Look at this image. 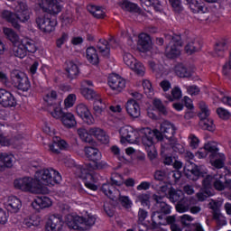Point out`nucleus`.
Listing matches in <instances>:
<instances>
[{"label": "nucleus", "instance_id": "nucleus-10", "mask_svg": "<svg viewBox=\"0 0 231 231\" xmlns=\"http://www.w3.org/2000/svg\"><path fill=\"white\" fill-rule=\"evenodd\" d=\"M37 28L42 32V33H51L55 32L57 27V20L51 19L47 15H41L36 18Z\"/></svg>", "mask_w": 231, "mask_h": 231}, {"label": "nucleus", "instance_id": "nucleus-36", "mask_svg": "<svg viewBox=\"0 0 231 231\" xmlns=\"http://www.w3.org/2000/svg\"><path fill=\"white\" fill-rule=\"evenodd\" d=\"M174 71L177 77H180V79H189L192 77V71L190 69H187L183 64H178L174 67Z\"/></svg>", "mask_w": 231, "mask_h": 231}, {"label": "nucleus", "instance_id": "nucleus-20", "mask_svg": "<svg viewBox=\"0 0 231 231\" xmlns=\"http://www.w3.org/2000/svg\"><path fill=\"white\" fill-rule=\"evenodd\" d=\"M125 109L127 115L132 118H139L142 111L140 108V104L134 99H129L125 104Z\"/></svg>", "mask_w": 231, "mask_h": 231}, {"label": "nucleus", "instance_id": "nucleus-11", "mask_svg": "<svg viewBox=\"0 0 231 231\" xmlns=\"http://www.w3.org/2000/svg\"><path fill=\"white\" fill-rule=\"evenodd\" d=\"M75 109L76 114L81 118L84 124H87V125H93L95 124V116H93L91 110H89V107L86 104L79 103L76 106Z\"/></svg>", "mask_w": 231, "mask_h": 231}, {"label": "nucleus", "instance_id": "nucleus-62", "mask_svg": "<svg viewBox=\"0 0 231 231\" xmlns=\"http://www.w3.org/2000/svg\"><path fill=\"white\" fill-rule=\"evenodd\" d=\"M69 35L68 32H62L61 35L56 40L57 48H62L63 44H66V42L69 41Z\"/></svg>", "mask_w": 231, "mask_h": 231}, {"label": "nucleus", "instance_id": "nucleus-51", "mask_svg": "<svg viewBox=\"0 0 231 231\" xmlns=\"http://www.w3.org/2000/svg\"><path fill=\"white\" fill-rule=\"evenodd\" d=\"M111 184L114 187H122L124 185V177L118 173H112Z\"/></svg>", "mask_w": 231, "mask_h": 231}, {"label": "nucleus", "instance_id": "nucleus-15", "mask_svg": "<svg viewBox=\"0 0 231 231\" xmlns=\"http://www.w3.org/2000/svg\"><path fill=\"white\" fill-rule=\"evenodd\" d=\"M14 12L20 23H28L30 21V7L26 2H19L18 5L14 7Z\"/></svg>", "mask_w": 231, "mask_h": 231}, {"label": "nucleus", "instance_id": "nucleus-56", "mask_svg": "<svg viewBox=\"0 0 231 231\" xmlns=\"http://www.w3.org/2000/svg\"><path fill=\"white\" fill-rule=\"evenodd\" d=\"M16 86L18 89H20L21 91H28L30 88H32V85L30 84V79H28V77H25L20 82L16 83Z\"/></svg>", "mask_w": 231, "mask_h": 231}, {"label": "nucleus", "instance_id": "nucleus-41", "mask_svg": "<svg viewBox=\"0 0 231 231\" xmlns=\"http://www.w3.org/2000/svg\"><path fill=\"white\" fill-rule=\"evenodd\" d=\"M88 11L93 14L96 19H104L106 16V11H104V8L98 6V5H88L87 7Z\"/></svg>", "mask_w": 231, "mask_h": 231}, {"label": "nucleus", "instance_id": "nucleus-12", "mask_svg": "<svg viewBox=\"0 0 231 231\" xmlns=\"http://www.w3.org/2000/svg\"><path fill=\"white\" fill-rule=\"evenodd\" d=\"M161 131V132H160ZM159 133H161L163 142L162 143H165V142H171V140H174V134H176V131H178V128L174 124L164 121L161 124Z\"/></svg>", "mask_w": 231, "mask_h": 231}, {"label": "nucleus", "instance_id": "nucleus-37", "mask_svg": "<svg viewBox=\"0 0 231 231\" xmlns=\"http://www.w3.org/2000/svg\"><path fill=\"white\" fill-rule=\"evenodd\" d=\"M80 93L84 98L87 100H94V102L95 100H100V97H102L100 94L95 92V90L85 87L80 88Z\"/></svg>", "mask_w": 231, "mask_h": 231}, {"label": "nucleus", "instance_id": "nucleus-53", "mask_svg": "<svg viewBox=\"0 0 231 231\" xmlns=\"http://www.w3.org/2000/svg\"><path fill=\"white\" fill-rule=\"evenodd\" d=\"M173 12L175 14H181L183 12V4H181V0H168Z\"/></svg>", "mask_w": 231, "mask_h": 231}, {"label": "nucleus", "instance_id": "nucleus-42", "mask_svg": "<svg viewBox=\"0 0 231 231\" xmlns=\"http://www.w3.org/2000/svg\"><path fill=\"white\" fill-rule=\"evenodd\" d=\"M163 145H166L168 147V151L171 152V151H174V152H183L185 151L183 149V145L178 143V142L175 139H171V141L164 142Z\"/></svg>", "mask_w": 231, "mask_h": 231}, {"label": "nucleus", "instance_id": "nucleus-1", "mask_svg": "<svg viewBox=\"0 0 231 231\" xmlns=\"http://www.w3.org/2000/svg\"><path fill=\"white\" fill-rule=\"evenodd\" d=\"M120 143L124 145L125 143H138L140 136H142L143 144L146 149L148 158L150 160H156L158 152L154 147V136L159 141L163 140V136L159 130H152L149 127L142 128L139 131L133 128V126H123L119 130Z\"/></svg>", "mask_w": 231, "mask_h": 231}, {"label": "nucleus", "instance_id": "nucleus-16", "mask_svg": "<svg viewBox=\"0 0 231 231\" xmlns=\"http://www.w3.org/2000/svg\"><path fill=\"white\" fill-rule=\"evenodd\" d=\"M64 226V220L59 215H51L46 222V231H61Z\"/></svg>", "mask_w": 231, "mask_h": 231}, {"label": "nucleus", "instance_id": "nucleus-39", "mask_svg": "<svg viewBox=\"0 0 231 231\" xmlns=\"http://www.w3.org/2000/svg\"><path fill=\"white\" fill-rule=\"evenodd\" d=\"M48 111L50 115H51V117L55 118L56 120L62 118L64 115V111H62V106H60V104H54L49 106Z\"/></svg>", "mask_w": 231, "mask_h": 231}, {"label": "nucleus", "instance_id": "nucleus-17", "mask_svg": "<svg viewBox=\"0 0 231 231\" xmlns=\"http://www.w3.org/2000/svg\"><path fill=\"white\" fill-rule=\"evenodd\" d=\"M109 45L112 46V48H116L118 46V42H116V40H115V38H111L109 40V42L102 39L99 40V42H97V50L103 57H109L111 53V49L109 48Z\"/></svg>", "mask_w": 231, "mask_h": 231}, {"label": "nucleus", "instance_id": "nucleus-35", "mask_svg": "<svg viewBox=\"0 0 231 231\" xmlns=\"http://www.w3.org/2000/svg\"><path fill=\"white\" fill-rule=\"evenodd\" d=\"M23 225L27 228H32V226H39L41 225V217L32 214L25 217L23 220Z\"/></svg>", "mask_w": 231, "mask_h": 231}, {"label": "nucleus", "instance_id": "nucleus-40", "mask_svg": "<svg viewBox=\"0 0 231 231\" xmlns=\"http://www.w3.org/2000/svg\"><path fill=\"white\" fill-rule=\"evenodd\" d=\"M119 6L122 8V10H125V12H134V14H140V8L138 7V5L133 2L124 0L119 3Z\"/></svg>", "mask_w": 231, "mask_h": 231}, {"label": "nucleus", "instance_id": "nucleus-30", "mask_svg": "<svg viewBox=\"0 0 231 231\" xmlns=\"http://www.w3.org/2000/svg\"><path fill=\"white\" fill-rule=\"evenodd\" d=\"M61 124L67 129H71L77 125V119H75V115L71 112L64 113L63 116L60 117Z\"/></svg>", "mask_w": 231, "mask_h": 231}, {"label": "nucleus", "instance_id": "nucleus-2", "mask_svg": "<svg viewBox=\"0 0 231 231\" xmlns=\"http://www.w3.org/2000/svg\"><path fill=\"white\" fill-rule=\"evenodd\" d=\"M225 174L219 175H207V168L205 166H198L195 163L188 162L184 167V172L192 181H197L199 178H204L202 180V185H204V189H209L212 190V187L216 189V190H225L226 189H231V180H226L224 183L221 179L223 176H226L228 174V170L224 168Z\"/></svg>", "mask_w": 231, "mask_h": 231}, {"label": "nucleus", "instance_id": "nucleus-24", "mask_svg": "<svg viewBox=\"0 0 231 231\" xmlns=\"http://www.w3.org/2000/svg\"><path fill=\"white\" fill-rule=\"evenodd\" d=\"M1 17L2 19H5V21H7V23H11L14 28H16L17 30L21 28V25L19 24V18H17V14H15L14 12L4 10L1 13Z\"/></svg>", "mask_w": 231, "mask_h": 231}, {"label": "nucleus", "instance_id": "nucleus-26", "mask_svg": "<svg viewBox=\"0 0 231 231\" xmlns=\"http://www.w3.org/2000/svg\"><path fill=\"white\" fill-rule=\"evenodd\" d=\"M66 75L68 79L73 80L79 77L80 73V69H79V65L73 61L67 62V66L65 68Z\"/></svg>", "mask_w": 231, "mask_h": 231}, {"label": "nucleus", "instance_id": "nucleus-58", "mask_svg": "<svg viewBox=\"0 0 231 231\" xmlns=\"http://www.w3.org/2000/svg\"><path fill=\"white\" fill-rule=\"evenodd\" d=\"M143 88L144 89V93H146L148 97H152L154 95V89H152V84L150 80L144 79L143 81Z\"/></svg>", "mask_w": 231, "mask_h": 231}, {"label": "nucleus", "instance_id": "nucleus-54", "mask_svg": "<svg viewBox=\"0 0 231 231\" xmlns=\"http://www.w3.org/2000/svg\"><path fill=\"white\" fill-rule=\"evenodd\" d=\"M77 102V95L75 94H69L64 100V106L65 109H70V107H73L75 106V103Z\"/></svg>", "mask_w": 231, "mask_h": 231}, {"label": "nucleus", "instance_id": "nucleus-59", "mask_svg": "<svg viewBox=\"0 0 231 231\" xmlns=\"http://www.w3.org/2000/svg\"><path fill=\"white\" fill-rule=\"evenodd\" d=\"M222 73H223V75H225V77H226L227 79H230V77H231V51L229 52L228 61L226 62V64L223 66Z\"/></svg>", "mask_w": 231, "mask_h": 231}, {"label": "nucleus", "instance_id": "nucleus-38", "mask_svg": "<svg viewBox=\"0 0 231 231\" xmlns=\"http://www.w3.org/2000/svg\"><path fill=\"white\" fill-rule=\"evenodd\" d=\"M162 154L164 165H172L176 162V156L169 154V146L162 143Z\"/></svg>", "mask_w": 231, "mask_h": 231}, {"label": "nucleus", "instance_id": "nucleus-22", "mask_svg": "<svg viewBox=\"0 0 231 231\" xmlns=\"http://www.w3.org/2000/svg\"><path fill=\"white\" fill-rule=\"evenodd\" d=\"M151 36H149V34L144 32L139 34L137 41V46L139 51L143 52L149 51V50H151Z\"/></svg>", "mask_w": 231, "mask_h": 231}, {"label": "nucleus", "instance_id": "nucleus-14", "mask_svg": "<svg viewBox=\"0 0 231 231\" xmlns=\"http://www.w3.org/2000/svg\"><path fill=\"white\" fill-rule=\"evenodd\" d=\"M0 106L6 108L15 107L17 106V99L12 92L0 88Z\"/></svg>", "mask_w": 231, "mask_h": 231}, {"label": "nucleus", "instance_id": "nucleus-18", "mask_svg": "<svg viewBox=\"0 0 231 231\" xmlns=\"http://www.w3.org/2000/svg\"><path fill=\"white\" fill-rule=\"evenodd\" d=\"M53 205V202L51 201V199L46 197V196H38L35 197L32 203V207L34 210H37V212H41V210H43V208H50Z\"/></svg>", "mask_w": 231, "mask_h": 231}, {"label": "nucleus", "instance_id": "nucleus-21", "mask_svg": "<svg viewBox=\"0 0 231 231\" xmlns=\"http://www.w3.org/2000/svg\"><path fill=\"white\" fill-rule=\"evenodd\" d=\"M5 205L6 208L10 210V212L17 214V212H19V210H21L23 207V202L21 201V199L15 196H10L7 198V200L5 201Z\"/></svg>", "mask_w": 231, "mask_h": 231}, {"label": "nucleus", "instance_id": "nucleus-44", "mask_svg": "<svg viewBox=\"0 0 231 231\" xmlns=\"http://www.w3.org/2000/svg\"><path fill=\"white\" fill-rule=\"evenodd\" d=\"M197 199L199 201H205L207 198H210V196H214V191L210 189V188H205V186L202 184V189L196 194Z\"/></svg>", "mask_w": 231, "mask_h": 231}, {"label": "nucleus", "instance_id": "nucleus-63", "mask_svg": "<svg viewBox=\"0 0 231 231\" xmlns=\"http://www.w3.org/2000/svg\"><path fill=\"white\" fill-rule=\"evenodd\" d=\"M153 176L157 181H163L167 178V171L165 170H157Z\"/></svg>", "mask_w": 231, "mask_h": 231}, {"label": "nucleus", "instance_id": "nucleus-57", "mask_svg": "<svg viewBox=\"0 0 231 231\" xmlns=\"http://www.w3.org/2000/svg\"><path fill=\"white\" fill-rule=\"evenodd\" d=\"M152 106L155 109L159 110L160 113H162V115L167 114V109L165 108V106H163L162 99L155 97L152 101Z\"/></svg>", "mask_w": 231, "mask_h": 231}, {"label": "nucleus", "instance_id": "nucleus-52", "mask_svg": "<svg viewBox=\"0 0 231 231\" xmlns=\"http://www.w3.org/2000/svg\"><path fill=\"white\" fill-rule=\"evenodd\" d=\"M130 69L134 71V73L140 77H143V75H145V67L138 60L134 63V67H132Z\"/></svg>", "mask_w": 231, "mask_h": 231}, {"label": "nucleus", "instance_id": "nucleus-43", "mask_svg": "<svg viewBox=\"0 0 231 231\" xmlns=\"http://www.w3.org/2000/svg\"><path fill=\"white\" fill-rule=\"evenodd\" d=\"M184 196L185 195L181 190H176L174 189L169 190V198L172 203H180V201H183V199H185Z\"/></svg>", "mask_w": 231, "mask_h": 231}, {"label": "nucleus", "instance_id": "nucleus-32", "mask_svg": "<svg viewBox=\"0 0 231 231\" xmlns=\"http://www.w3.org/2000/svg\"><path fill=\"white\" fill-rule=\"evenodd\" d=\"M91 133L94 134L93 136L97 142H100L101 143H109V135L106 134L104 129L100 127H94Z\"/></svg>", "mask_w": 231, "mask_h": 231}, {"label": "nucleus", "instance_id": "nucleus-48", "mask_svg": "<svg viewBox=\"0 0 231 231\" xmlns=\"http://www.w3.org/2000/svg\"><path fill=\"white\" fill-rule=\"evenodd\" d=\"M23 79H26V74L19 69H14L11 72V80L14 84H18Z\"/></svg>", "mask_w": 231, "mask_h": 231}, {"label": "nucleus", "instance_id": "nucleus-64", "mask_svg": "<svg viewBox=\"0 0 231 231\" xmlns=\"http://www.w3.org/2000/svg\"><path fill=\"white\" fill-rule=\"evenodd\" d=\"M10 215L3 208H0V225H6L8 223Z\"/></svg>", "mask_w": 231, "mask_h": 231}, {"label": "nucleus", "instance_id": "nucleus-55", "mask_svg": "<svg viewBox=\"0 0 231 231\" xmlns=\"http://www.w3.org/2000/svg\"><path fill=\"white\" fill-rule=\"evenodd\" d=\"M156 207L157 208H160L161 214H171V208L164 201L157 199Z\"/></svg>", "mask_w": 231, "mask_h": 231}, {"label": "nucleus", "instance_id": "nucleus-7", "mask_svg": "<svg viewBox=\"0 0 231 231\" xmlns=\"http://www.w3.org/2000/svg\"><path fill=\"white\" fill-rule=\"evenodd\" d=\"M34 179L36 180L37 185L41 187H42V185L45 187H54V185H59V183L62 181L60 173L52 168L36 171Z\"/></svg>", "mask_w": 231, "mask_h": 231}, {"label": "nucleus", "instance_id": "nucleus-45", "mask_svg": "<svg viewBox=\"0 0 231 231\" xmlns=\"http://www.w3.org/2000/svg\"><path fill=\"white\" fill-rule=\"evenodd\" d=\"M226 50H228V46H226V42H220L216 44L213 56L223 57L225 55V51H226Z\"/></svg>", "mask_w": 231, "mask_h": 231}, {"label": "nucleus", "instance_id": "nucleus-6", "mask_svg": "<svg viewBox=\"0 0 231 231\" xmlns=\"http://www.w3.org/2000/svg\"><path fill=\"white\" fill-rule=\"evenodd\" d=\"M14 187L22 192H29L30 194H46V188L37 184L35 177H20L14 180Z\"/></svg>", "mask_w": 231, "mask_h": 231}, {"label": "nucleus", "instance_id": "nucleus-60", "mask_svg": "<svg viewBox=\"0 0 231 231\" xmlns=\"http://www.w3.org/2000/svg\"><path fill=\"white\" fill-rule=\"evenodd\" d=\"M217 115H218L219 118H221L222 120H228L231 118L230 111L223 107H218L217 109Z\"/></svg>", "mask_w": 231, "mask_h": 231}, {"label": "nucleus", "instance_id": "nucleus-61", "mask_svg": "<svg viewBox=\"0 0 231 231\" xmlns=\"http://www.w3.org/2000/svg\"><path fill=\"white\" fill-rule=\"evenodd\" d=\"M204 149L208 152V153L211 152V154L219 153V148L216 143H208L204 144Z\"/></svg>", "mask_w": 231, "mask_h": 231}, {"label": "nucleus", "instance_id": "nucleus-8", "mask_svg": "<svg viewBox=\"0 0 231 231\" xmlns=\"http://www.w3.org/2000/svg\"><path fill=\"white\" fill-rule=\"evenodd\" d=\"M199 107L200 109V112L199 114V116L200 118V127H202V129H205L206 131H214V129H216L214 121H212V119H207L208 118V116H210V110L208 109V106L205 102L200 101L199 103Z\"/></svg>", "mask_w": 231, "mask_h": 231}, {"label": "nucleus", "instance_id": "nucleus-29", "mask_svg": "<svg viewBox=\"0 0 231 231\" xmlns=\"http://www.w3.org/2000/svg\"><path fill=\"white\" fill-rule=\"evenodd\" d=\"M93 129H95V127H90L88 129L79 128L78 134L80 140H82V142H85L86 143H93V136H94V134L92 133Z\"/></svg>", "mask_w": 231, "mask_h": 231}, {"label": "nucleus", "instance_id": "nucleus-27", "mask_svg": "<svg viewBox=\"0 0 231 231\" xmlns=\"http://www.w3.org/2000/svg\"><path fill=\"white\" fill-rule=\"evenodd\" d=\"M0 162L4 169H12L15 163V156L12 153L2 152L0 153Z\"/></svg>", "mask_w": 231, "mask_h": 231}, {"label": "nucleus", "instance_id": "nucleus-34", "mask_svg": "<svg viewBox=\"0 0 231 231\" xmlns=\"http://www.w3.org/2000/svg\"><path fill=\"white\" fill-rule=\"evenodd\" d=\"M93 111L96 118L104 116V113L106 111V103L102 100V97H100V100L96 99L94 101Z\"/></svg>", "mask_w": 231, "mask_h": 231}, {"label": "nucleus", "instance_id": "nucleus-25", "mask_svg": "<svg viewBox=\"0 0 231 231\" xmlns=\"http://www.w3.org/2000/svg\"><path fill=\"white\" fill-rule=\"evenodd\" d=\"M101 190L105 194V196H106L113 201L116 200V199L118 198V192H120V190L115 189V186L111 183L103 184Z\"/></svg>", "mask_w": 231, "mask_h": 231}, {"label": "nucleus", "instance_id": "nucleus-33", "mask_svg": "<svg viewBox=\"0 0 231 231\" xmlns=\"http://www.w3.org/2000/svg\"><path fill=\"white\" fill-rule=\"evenodd\" d=\"M189 9L193 14H207L208 9L203 3L198 2V0H187Z\"/></svg>", "mask_w": 231, "mask_h": 231}, {"label": "nucleus", "instance_id": "nucleus-23", "mask_svg": "<svg viewBox=\"0 0 231 231\" xmlns=\"http://www.w3.org/2000/svg\"><path fill=\"white\" fill-rule=\"evenodd\" d=\"M84 152L86 158H88V160L90 162H100V160H102V153L98 148L86 146L84 148Z\"/></svg>", "mask_w": 231, "mask_h": 231}, {"label": "nucleus", "instance_id": "nucleus-49", "mask_svg": "<svg viewBox=\"0 0 231 231\" xmlns=\"http://www.w3.org/2000/svg\"><path fill=\"white\" fill-rule=\"evenodd\" d=\"M123 60H124L125 64L126 66H128V68H130V69H131V68H134V63L137 61L136 58L129 52H125L124 54Z\"/></svg>", "mask_w": 231, "mask_h": 231}, {"label": "nucleus", "instance_id": "nucleus-13", "mask_svg": "<svg viewBox=\"0 0 231 231\" xmlns=\"http://www.w3.org/2000/svg\"><path fill=\"white\" fill-rule=\"evenodd\" d=\"M40 7L51 15H57L62 11V5H60L59 0H42Z\"/></svg>", "mask_w": 231, "mask_h": 231}, {"label": "nucleus", "instance_id": "nucleus-47", "mask_svg": "<svg viewBox=\"0 0 231 231\" xmlns=\"http://www.w3.org/2000/svg\"><path fill=\"white\" fill-rule=\"evenodd\" d=\"M186 52L189 55H192V53H196V51H199L201 50V44L198 41H194L189 42L185 47Z\"/></svg>", "mask_w": 231, "mask_h": 231}, {"label": "nucleus", "instance_id": "nucleus-28", "mask_svg": "<svg viewBox=\"0 0 231 231\" xmlns=\"http://www.w3.org/2000/svg\"><path fill=\"white\" fill-rule=\"evenodd\" d=\"M226 160V157H225V154L221 152L210 155V163L212 167H215V169H223V167H225Z\"/></svg>", "mask_w": 231, "mask_h": 231}, {"label": "nucleus", "instance_id": "nucleus-31", "mask_svg": "<svg viewBox=\"0 0 231 231\" xmlns=\"http://www.w3.org/2000/svg\"><path fill=\"white\" fill-rule=\"evenodd\" d=\"M86 57L87 60L94 66H97L98 62H100V59L98 58V52L97 51V49L95 47L87 48Z\"/></svg>", "mask_w": 231, "mask_h": 231}, {"label": "nucleus", "instance_id": "nucleus-50", "mask_svg": "<svg viewBox=\"0 0 231 231\" xmlns=\"http://www.w3.org/2000/svg\"><path fill=\"white\" fill-rule=\"evenodd\" d=\"M117 195L118 196L116 199H118V201L121 203V205L125 207V208H131V207H133V201L131 200V199H129V197L122 196L120 191L117 193Z\"/></svg>", "mask_w": 231, "mask_h": 231}, {"label": "nucleus", "instance_id": "nucleus-5", "mask_svg": "<svg viewBox=\"0 0 231 231\" xmlns=\"http://www.w3.org/2000/svg\"><path fill=\"white\" fill-rule=\"evenodd\" d=\"M65 223L69 228H72L73 230L86 231L89 230L97 223V217L92 214L79 216L72 213L65 217Z\"/></svg>", "mask_w": 231, "mask_h": 231}, {"label": "nucleus", "instance_id": "nucleus-46", "mask_svg": "<svg viewBox=\"0 0 231 231\" xmlns=\"http://www.w3.org/2000/svg\"><path fill=\"white\" fill-rule=\"evenodd\" d=\"M43 100L48 104V106L55 105V100H57V91L53 89L48 90L43 97Z\"/></svg>", "mask_w": 231, "mask_h": 231}, {"label": "nucleus", "instance_id": "nucleus-19", "mask_svg": "<svg viewBox=\"0 0 231 231\" xmlns=\"http://www.w3.org/2000/svg\"><path fill=\"white\" fill-rule=\"evenodd\" d=\"M108 85L115 91H122L125 88V79L120 75L112 74L108 78Z\"/></svg>", "mask_w": 231, "mask_h": 231}, {"label": "nucleus", "instance_id": "nucleus-3", "mask_svg": "<svg viewBox=\"0 0 231 231\" xmlns=\"http://www.w3.org/2000/svg\"><path fill=\"white\" fill-rule=\"evenodd\" d=\"M4 35L13 44V53L18 59H24L28 53H35L39 47L37 42L30 38H20L19 34L13 29L5 27L3 29Z\"/></svg>", "mask_w": 231, "mask_h": 231}, {"label": "nucleus", "instance_id": "nucleus-4", "mask_svg": "<svg viewBox=\"0 0 231 231\" xmlns=\"http://www.w3.org/2000/svg\"><path fill=\"white\" fill-rule=\"evenodd\" d=\"M66 167H73L75 175L80 178L85 182L87 189L90 190H97V187L92 182H95V176L91 173L92 171H97V169H106L107 167V162L101 161L92 162V164L88 165H75V161L73 159H68L64 162ZM92 181V182H90Z\"/></svg>", "mask_w": 231, "mask_h": 231}, {"label": "nucleus", "instance_id": "nucleus-9", "mask_svg": "<svg viewBox=\"0 0 231 231\" xmlns=\"http://www.w3.org/2000/svg\"><path fill=\"white\" fill-rule=\"evenodd\" d=\"M166 39L171 40L169 46L166 47V56L168 59H176L181 53V36L175 35L166 36Z\"/></svg>", "mask_w": 231, "mask_h": 231}]
</instances>
